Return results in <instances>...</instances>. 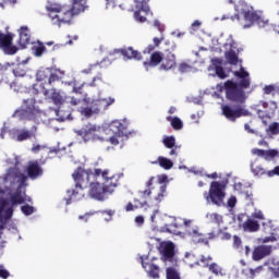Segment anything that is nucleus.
I'll use <instances>...</instances> for the list:
<instances>
[{"label": "nucleus", "mask_w": 279, "mask_h": 279, "mask_svg": "<svg viewBox=\"0 0 279 279\" xmlns=\"http://www.w3.org/2000/svg\"><path fill=\"white\" fill-rule=\"evenodd\" d=\"M235 77L241 80L239 83L228 80L223 84H218L217 89L219 93H226V99L236 106L232 107L230 105H223L221 107L222 114L228 119V121H236L241 117H250V110L245 109L243 104L247 100L245 95L246 88H250L252 82L250 81V73L245 71L244 68H241L240 71L233 72Z\"/></svg>", "instance_id": "1"}, {"label": "nucleus", "mask_w": 279, "mask_h": 279, "mask_svg": "<svg viewBox=\"0 0 279 279\" xmlns=\"http://www.w3.org/2000/svg\"><path fill=\"white\" fill-rule=\"evenodd\" d=\"M52 25L71 24L73 16L82 14L86 10V0H72V5L51 3L46 8Z\"/></svg>", "instance_id": "2"}, {"label": "nucleus", "mask_w": 279, "mask_h": 279, "mask_svg": "<svg viewBox=\"0 0 279 279\" xmlns=\"http://www.w3.org/2000/svg\"><path fill=\"white\" fill-rule=\"evenodd\" d=\"M13 117L23 121H34L40 117V109L36 106V98H28L23 100L21 109L14 111Z\"/></svg>", "instance_id": "3"}, {"label": "nucleus", "mask_w": 279, "mask_h": 279, "mask_svg": "<svg viewBox=\"0 0 279 279\" xmlns=\"http://www.w3.org/2000/svg\"><path fill=\"white\" fill-rule=\"evenodd\" d=\"M114 104V98H99L94 99L89 106L87 107H81L78 109V112L82 114V117H85L86 119H90L94 114H99L104 110H108L110 106Z\"/></svg>", "instance_id": "4"}, {"label": "nucleus", "mask_w": 279, "mask_h": 279, "mask_svg": "<svg viewBox=\"0 0 279 279\" xmlns=\"http://www.w3.org/2000/svg\"><path fill=\"white\" fill-rule=\"evenodd\" d=\"M206 202H211L215 206H223L226 199V185L219 181H213L209 185V192L204 193Z\"/></svg>", "instance_id": "5"}, {"label": "nucleus", "mask_w": 279, "mask_h": 279, "mask_svg": "<svg viewBox=\"0 0 279 279\" xmlns=\"http://www.w3.org/2000/svg\"><path fill=\"white\" fill-rule=\"evenodd\" d=\"M109 130L112 132V136L109 138L110 145H119V138H123V136H128L130 132L128 131V124L125 122H121L119 120H113L109 124Z\"/></svg>", "instance_id": "6"}, {"label": "nucleus", "mask_w": 279, "mask_h": 279, "mask_svg": "<svg viewBox=\"0 0 279 279\" xmlns=\"http://www.w3.org/2000/svg\"><path fill=\"white\" fill-rule=\"evenodd\" d=\"M94 175H96V178H99V175L104 178L105 182L102 184L107 190V193H114V190L119 186V174L110 175L109 170L96 168L94 170Z\"/></svg>", "instance_id": "7"}, {"label": "nucleus", "mask_w": 279, "mask_h": 279, "mask_svg": "<svg viewBox=\"0 0 279 279\" xmlns=\"http://www.w3.org/2000/svg\"><path fill=\"white\" fill-rule=\"evenodd\" d=\"M90 175H93L92 170H85L82 167L76 168L72 174L76 189L84 191L90 184Z\"/></svg>", "instance_id": "8"}, {"label": "nucleus", "mask_w": 279, "mask_h": 279, "mask_svg": "<svg viewBox=\"0 0 279 279\" xmlns=\"http://www.w3.org/2000/svg\"><path fill=\"white\" fill-rule=\"evenodd\" d=\"M43 95L46 97V99H51L52 104L57 106V108H60L66 104V93L58 90L57 88H51L50 92L48 89H44Z\"/></svg>", "instance_id": "9"}, {"label": "nucleus", "mask_w": 279, "mask_h": 279, "mask_svg": "<svg viewBox=\"0 0 279 279\" xmlns=\"http://www.w3.org/2000/svg\"><path fill=\"white\" fill-rule=\"evenodd\" d=\"M13 40L14 37L12 34H3L0 32V49L5 56H14L16 51H19V47L12 44Z\"/></svg>", "instance_id": "10"}, {"label": "nucleus", "mask_w": 279, "mask_h": 279, "mask_svg": "<svg viewBox=\"0 0 279 279\" xmlns=\"http://www.w3.org/2000/svg\"><path fill=\"white\" fill-rule=\"evenodd\" d=\"M106 193H109L104 183L92 182L89 183L88 195L92 199H96L97 202H104L106 199Z\"/></svg>", "instance_id": "11"}, {"label": "nucleus", "mask_w": 279, "mask_h": 279, "mask_svg": "<svg viewBox=\"0 0 279 279\" xmlns=\"http://www.w3.org/2000/svg\"><path fill=\"white\" fill-rule=\"evenodd\" d=\"M155 181H156V178L151 177L146 182L147 189L138 192L140 198H134V204H138L140 206H142V208H145V206H147V199L151 197V186H154Z\"/></svg>", "instance_id": "12"}, {"label": "nucleus", "mask_w": 279, "mask_h": 279, "mask_svg": "<svg viewBox=\"0 0 279 279\" xmlns=\"http://www.w3.org/2000/svg\"><path fill=\"white\" fill-rule=\"evenodd\" d=\"M97 125L95 124H87L83 129L75 131L77 136H81L85 143L88 141H97Z\"/></svg>", "instance_id": "13"}, {"label": "nucleus", "mask_w": 279, "mask_h": 279, "mask_svg": "<svg viewBox=\"0 0 279 279\" xmlns=\"http://www.w3.org/2000/svg\"><path fill=\"white\" fill-rule=\"evenodd\" d=\"M149 0H136L135 1V12L134 19L138 21V23H145L147 17L141 15L142 12L149 14Z\"/></svg>", "instance_id": "14"}, {"label": "nucleus", "mask_w": 279, "mask_h": 279, "mask_svg": "<svg viewBox=\"0 0 279 279\" xmlns=\"http://www.w3.org/2000/svg\"><path fill=\"white\" fill-rule=\"evenodd\" d=\"M11 136L13 141H16L17 143H23V141L36 138V133L26 129H13L11 131Z\"/></svg>", "instance_id": "15"}, {"label": "nucleus", "mask_w": 279, "mask_h": 279, "mask_svg": "<svg viewBox=\"0 0 279 279\" xmlns=\"http://www.w3.org/2000/svg\"><path fill=\"white\" fill-rule=\"evenodd\" d=\"M26 173L31 180H38V178H41L43 173H45V170H43L38 160H34L28 162Z\"/></svg>", "instance_id": "16"}, {"label": "nucleus", "mask_w": 279, "mask_h": 279, "mask_svg": "<svg viewBox=\"0 0 279 279\" xmlns=\"http://www.w3.org/2000/svg\"><path fill=\"white\" fill-rule=\"evenodd\" d=\"M157 184H160L159 193L155 197L156 202H162L165 199V195L167 194V184H169V177L167 174L157 175Z\"/></svg>", "instance_id": "17"}, {"label": "nucleus", "mask_w": 279, "mask_h": 279, "mask_svg": "<svg viewBox=\"0 0 279 279\" xmlns=\"http://www.w3.org/2000/svg\"><path fill=\"white\" fill-rule=\"evenodd\" d=\"M163 54L165 53H162L160 51L153 52L150 54L149 60L143 62L144 69L149 71V69H156V66H158L159 64H162Z\"/></svg>", "instance_id": "18"}, {"label": "nucleus", "mask_w": 279, "mask_h": 279, "mask_svg": "<svg viewBox=\"0 0 279 279\" xmlns=\"http://www.w3.org/2000/svg\"><path fill=\"white\" fill-rule=\"evenodd\" d=\"M175 54L173 52L165 53L160 64L161 71H171V69H175Z\"/></svg>", "instance_id": "19"}, {"label": "nucleus", "mask_w": 279, "mask_h": 279, "mask_svg": "<svg viewBox=\"0 0 279 279\" xmlns=\"http://www.w3.org/2000/svg\"><path fill=\"white\" fill-rule=\"evenodd\" d=\"M271 245H259L253 250V260H263L266 256H270Z\"/></svg>", "instance_id": "20"}, {"label": "nucleus", "mask_w": 279, "mask_h": 279, "mask_svg": "<svg viewBox=\"0 0 279 279\" xmlns=\"http://www.w3.org/2000/svg\"><path fill=\"white\" fill-rule=\"evenodd\" d=\"M32 43V33H29V28L27 26H22L20 28V39L19 45L21 49H26L27 45Z\"/></svg>", "instance_id": "21"}, {"label": "nucleus", "mask_w": 279, "mask_h": 279, "mask_svg": "<svg viewBox=\"0 0 279 279\" xmlns=\"http://www.w3.org/2000/svg\"><path fill=\"white\" fill-rule=\"evenodd\" d=\"M252 173H254V175H268V178H274V175H279V166L269 171H266L263 166H252Z\"/></svg>", "instance_id": "22"}, {"label": "nucleus", "mask_w": 279, "mask_h": 279, "mask_svg": "<svg viewBox=\"0 0 279 279\" xmlns=\"http://www.w3.org/2000/svg\"><path fill=\"white\" fill-rule=\"evenodd\" d=\"M243 16H244V21H246V23L244 25V29H247V27H252V25L254 23H260V15H258L256 12L254 11H243Z\"/></svg>", "instance_id": "23"}, {"label": "nucleus", "mask_w": 279, "mask_h": 279, "mask_svg": "<svg viewBox=\"0 0 279 279\" xmlns=\"http://www.w3.org/2000/svg\"><path fill=\"white\" fill-rule=\"evenodd\" d=\"M142 266L149 276V278H160V268L156 264L145 263L142 260Z\"/></svg>", "instance_id": "24"}, {"label": "nucleus", "mask_w": 279, "mask_h": 279, "mask_svg": "<svg viewBox=\"0 0 279 279\" xmlns=\"http://www.w3.org/2000/svg\"><path fill=\"white\" fill-rule=\"evenodd\" d=\"M121 56H124V58H128L129 60H142L143 57L141 56V52L134 50V48L129 47V48H123L118 50Z\"/></svg>", "instance_id": "25"}, {"label": "nucleus", "mask_w": 279, "mask_h": 279, "mask_svg": "<svg viewBox=\"0 0 279 279\" xmlns=\"http://www.w3.org/2000/svg\"><path fill=\"white\" fill-rule=\"evenodd\" d=\"M162 256L165 260H173V256H175V245H173V242H168L163 245Z\"/></svg>", "instance_id": "26"}, {"label": "nucleus", "mask_w": 279, "mask_h": 279, "mask_svg": "<svg viewBox=\"0 0 279 279\" xmlns=\"http://www.w3.org/2000/svg\"><path fill=\"white\" fill-rule=\"evenodd\" d=\"M242 228L244 232H258V230H260V225L258 221L248 218L243 222Z\"/></svg>", "instance_id": "27"}, {"label": "nucleus", "mask_w": 279, "mask_h": 279, "mask_svg": "<svg viewBox=\"0 0 279 279\" xmlns=\"http://www.w3.org/2000/svg\"><path fill=\"white\" fill-rule=\"evenodd\" d=\"M213 64L217 77H219V80H226V77H228V74L226 73V70H223V66H221V59H213Z\"/></svg>", "instance_id": "28"}, {"label": "nucleus", "mask_w": 279, "mask_h": 279, "mask_svg": "<svg viewBox=\"0 0 279 279\" xmlns=\"http://www.w3.org/2000/svg\"><path fill=\"white\" fill-rule=\"evenodd\" d=\"M151 165H159V167H161V169H166V171L173 169V161L167 157H158L156 161H151Z\"/></svg>", "instance_id": "29"}, {"label": "nucleus", "mask_w": 279, "mask_h": 279, "mask_svg": "<svg viewBox=\"0 0 279 279\" xmlns=\"http://www.w3.org/2000/svg\"><path fill=\"white\" fill-rule=\"evenodd\" d=\"M63 77H64V71L60 69L53 70L48 77L49 86H51V84H54V82H60V80H63Z\"/></svg>", "instance_id": "30"}, {"label": "nucleus", "mask_w": 279, "mask_h": 279, "mask_svg": "<svg viewBox=\"0 0 279 279\" xmlns=\"http://www.w3.org/2000/svg\"><path fill=\"white\" fill-rule=\"evenodd\" d=\"M167 121H169L171 126L177 131L182 130L184 128V123L178 117L172 118L171 116H168Z\"/></svg>", "instance_id": "31"}, {"label": "nucleus", "mask_w": 279, "mask_h": 279, "mask_svg": "<svg viewBox=\"0 0 279 279\" xmlns=\"http://www.w3.org/2000/svg\"><path fill=\"white\" fill-rule=\"evenodd\" d=\"M226 58L229 64H232L233 66H236L239 64V56L234 50H229L226 52Z\"/></svg>", "instance_id": "32"}, {"label": "nucleus", "mask_w": 279, "mask_h": 279, "mask_svg": "<svg viewBox=\"0 0 279 279\" xmlns=\"http://www.w3.org/2000/svg\"><path fill=\"white\" fill-rule=\"evenodd\" d=\"M68 204H71V202H80V198L84 197V194H80V192L75 190H68Z\"/></svg>", "instance_id": "33"}, {"label": "nucleus", "mask_w": 279, "mask_h": 279, "mask_svg": "<svg viewBox=\"0 0 279 279\" xmlns=\"http://www.w3.org/2000/svg\"><path fill=\"white\" fill-rule=\"evenodd\" d=\"M208 269L215 276H226V272H223V268L221 266H219L217 263L210 264Z\"/></svg>", "instance_id": "34"}, {"label": "nucleus", "mask_w": 279, "mask_h": 279, "mask_svg": "<svg viewBox=\"0 0 279 279\" xmlns=\"http://www.w3.org/2000/svg\"><path fill=\"white\" fill-rule=\"evenodd\" d=\"M166 278L167 279H182L180 277V272L174 267H168L166 269Z\"/></svg>", "instance_id": "35"}, {"label": "nucleus", "mask_w": 279, "mask_h": 279, "mask_svg": "<svg viewBox=\"0 0 279 279\" xmlns=\"http://www.w3.org/2000/svg\"><path fill=\"white\" fill-rule=\"evenodd\" d=\"M101 71V64L95 63L90 64L87 69H84L82 72L85 73V75H88L90 73H99Z\"/></svg>", "instance_id": "36"}, {"label": "nucleus", "mask_w": 279, "mask_h": 279, "mask_svg": "<svg viewBox=\"0 0 279 279\" xmlns=\"http://www.w3.org/2000/svg\"><path fill=\"white\" fill-rule=\"evenodd\" d=\"M10 201H11L12 206H16V204L25 203V198H23L21 193H15V194L11 195Z\"/></svg>", "instance_id": "37"}, {"label": "nucleus", "mask_w": 279, "mask_h": 279, "mask_svg": "<svg viewBox=\"0 0 279 279\" xmlns=\"http://www.w3.org/2000/svg\"><path fill=\"white\" fill-rule=\"evenodd\" d=\"M162 143L168 149H173V147H175V137L167 136L166 138H163Z\"/></svg>", "instance_id": "38"}, {"label": "nucleus", "mask_w": 279, "mask_h": 279, "mask_svg": "<svg viewBox=\"0 0 279 279\" xmlns=\"http://www.w3.org/2000/svg\"><path fill=\"white\" fill-rule=\"evenodd\" d=\"M48 78H49V75L47 74V71H45V70H39L36 74L37 82H45Z\"/></svg>", "instance_id": "39"}, {"label": "nucleus", "mask_w": 279, "mask_h": 279, "mask_svg": "<svg viewBox=\"0 0 279 279\" xmlns=\"http://www.w3.org/2000/svg\"><path fill=\"white\" fill-rule=\"evenodd\" d=\"M138 208H143L142 205H140L138 203H135V204L128 203L125 206V211L132 213L134 210H138Z\"/></svg>", "instance_id": "40"}, {"label": "nucleus", "mask_w": 279, "mask_h": 279, "mask_svg": "<svg viewBox=\"0 0 279 279\" xmlns=\"http://www.w3.org/2000/svg\"><path fill=\"white\" fill-rule=\"evenodd\" d=\"M15 175L19 179L20 187L25 186L27 182V175H25L23 172H16Z\"/></svg>", "instance_id": "41"}, {"label": "nucleus", "mask_w": 279, "mask_h": 279, "mask_svg": "<svg viewBox=\"0 0 279 279\" xmlns=\"http://www.w3.org/2000/svg\"><path fill=\"white\" fill-rule=\"evenodd\" d=\"M13 74L15 75V77H25V75H27V72L25 71V69L17 66L13 70Z\"/></svg>", "instance_id": "42"}, {"label": "nucleus", "mask_w": 279, "mask_h": 279, "mask_svg": "<svg viewBox=\"0 0 279 279\" xmlns=\"http://www.w3.org/2000/svg\"><path fill=\"white\" fill-rule=\"evenodd\" d=\"M252 154L253 156H258L259 158H266L267 150L260 148H253Z\"/></svg>", "instance_id": "43"}, {"label": "nucleus", "mask_w": 279, "mask_h": 279, "mask_svg": "<svg viewBox=\"0 0 279 279\" xmlns=\"http://www.w3.org/2000/svg\"><path fill=\"white\" fill-rule=\"evenodd\" d=\"M21 210H22L23 215H26V217H29V215H33V213H34V207H32L29 205H24L21 207Z\"/></svg>", "instance_id": "44"}, {"label": "nucleus", "mask_w": 279, "mask_h": 279, "mask_svg": "<svg viewBox=\"0 0 279 279\" xmlns=\"http://www.w3.org/2000/svg\"><path fill=\"white\" fill-rule=\"evenodd\" d=\"M189 71H191V65H189V63L186 62H181L179 64V72L180 73H189Z\"/></svg>", "instance_id": "45"}, {"label": "nucleus", "mask_w": 279, "mask_h": 279, "mask_svg": "<svg viewBox=\"0 0 279 279\" xmlns=\"http://www.w3.org/2000/svg\"><path fill=\"white\" fill-rule=\"evenodd\" d=\"M45 51H47V48H46L45 45H43V44H39V45L35 48V54H36L37 57L43 56V53H44Z\"/></svg>", "instance_id": "46"}, {"label": "nucleus", "mask_w": 279, "mask_h": 279, "mask_svg": "<svg viewBox=\"0 0 279 279\" xmlns=\"http://www.w3.org/2000/svg\"><path fill=\"white\" fill-rule=\"evenodd\" d=\"M218 234H221L220 236L221 241H230V239H232V234L228 232H223V230L221 229L218 230Z\"/></svg>", "instance_id": "47"}, {"label": "nucleus", "mask_w": 279, "mask_h": 279, "mask_svg": "<svg viewBox=\"0 0 279 279\" xmlns=\"http://www.w3.org/2000/svg\"><path fill=\"white\" fill-rule=\"evenodd\" d=\"M82 101H84L85 104H88V100L86 98L77 99L75 97L71 98L70 104H71V106H80V104H82Z\"/></svg>", "instance_id": "48"}, {"label": "nucleus", "mask_w": 279, "mask_h": 279, "mask_svg": "<svg viewBox=\"0 0 279 279\" xmlns=\"http://www.w3.org/2000/svg\"><path fill=\"white\" fill-rule=\"evenodd\" d=\"M243 245V241L239 238V235H233V247L234 250H239Z\"/></svg>", "instance_id": "49"}, {"label": "nucleus", "mask_w": 279, "mask_h": 279, "mask_svg": "<svg viewBox=\"0 0 279 279\" xmlns=\"http://www.w3.org/2000/svg\"><path fill=\"white\" fill-rule=\"evenodd\" d=\"M269 132H271V134H279V124H278V122H274L269 125Z\"/></svg>", "instance_id": "50"}, {"label": "nucleus", "mask_w": 279, "mask_h": 279, "mask_svg": "<svg viewBox=\"0 0 279 279\" xmlns=\"http://www.w3.org/2000/svg\"><path fill=\"white\" fill-rule=\"evenodd\" d=\"M277 156H278V150L276 149L266 150L265 160H267L268 158H276Z\"/></svg>", "instance_id": "51"}, {"label": "nucleus", "mask_w": 279, "mask_h": 279, "mask_svg": "<svg viewBox=\"0 0 279 279\" xmlns=\"http://www.w3.org/2000/svg\"><path fill=\"white\" fill-rule=\"evenodd\" d=\"M12 215H14V209L12 207H9L4 211V219L8 221L9 219H12Z\"/></svg>", "instance_id": "52"}, {"label": "nucleus", "mask_w": 279, "mask_h": 279, "mask_svg": "<svg viewBox=\"0 0 279 279\" xmlns=\"http://www.w3.org/2000/svg\"><path fill=\"white\" fill-rule=\"evenodd\" d=\"M276 90V87L274 85H266L264 87L265 95H271Z\"/></svg>", "instance_id": "53"}, {"label": "nucleus", "mask_w": 279, "mask_h": 279, "mask_svg": "<svg viewBox=\"0 0 279 279\" xmlns=\"http://www.w3.org/2000/svg\"><path fill=\"white\" fill-rule=\"evenodd\" d=\"M252 217L254 219H259L260 221L265 220V215H263V211H255L252 214Z\"/></svg>", "instance_id": "54"}, {"label": "nucleus", "mask_w": 279, "mask_h": 279, "mask_svg": "<svg viewBox=\"0 0 279 279\" xmlns=\"http://www.w3.org/2000/svg\"><path fill=\"white\" fill-rule=\"evenodd\" d=\"M229 208H234L236 206V196H231L227 202Z\"/></svg>", "instance_id": "55"}, {"label": "nucleus", "mask_w": 279, "mask_h": 279, "mask_svg": "<svg viewBox=\"0 0 279 279\" xmlns=\"http://www.w3.org/2000/svg\"><path fill=\"white\" fill-rule=\"evenodd\" d=\"M154 27H157L161 34L165 32V26L158 20L154 21Z\"/></svg>", "instance_id": "56"}, {"label": "nucleus", "mask_w": 279, "mask_h": 279, "mask_svg": "<svg viewBox=\"0 0 279 279\" xmlns=\"http://www.w3.org/2000/svg\"><path fill=\"white\" fill-rule=\"evenodd\" d=\"M8 205L7 201H2L0 204V221L1 223H3V215H1L3 213V208H5V206Z\"/></svg>", "instance_id": "57"}, {"label": "nucleus", "mask_w": 279, "mask_h": 279, "mask_svg": "<svg viewBox=\"0 0 279 279\" xmlns=\"http://www.w3.org/2000/svg\"><path fill=\"white\" fill-rule=\"evenodd\" d=\"M162 40H165V37L161 35V37H155L153 39L154 46L155 47H160V43H162Z\"/></svg>", "instance_id": "58"}, {"label": "nucleus", "mask_w": 279, "mask_h": 279, "mask_svg": "<svg viewBox=\"0 0 279 279\" xmlns=\"http://www.w3.org/2000/svg\"><path fill=\"white\" fill-rule=\"evenodd\" d=\"M211 219L216 221V223H221V221H223V218L219 214H213Z\"/></svg>", "instance_id": "59"}, {"label": "nucleus", "mask_w": 279, "mask_h": 279, "mask_svg": "<svg viewBox=\"0 0 279 279\" xmlns=\"http://www.w3.org/2000/svg\"><path fill=\"white\" fill-rule=\"evenodd\" d=\"M135 223H137V226H143V223H145V218L143 216H136Z\"/></svg>", "instance_id": "60"}, {"label": "nucleus", "mask_w": 279, "mask_h": 279, "mask_svg": "<svg viewBox=\"0 0 279 279\" xmlns=\"http://www.w3.org/2000/svg\"><path fill=\"white\" fill-rule=\"evenodd\" d=\"M0 278H10V272L5 269L0 268Z\"/></svg>", "instance_id": "61"}, {"label": "nucleus", "mask_w": 279, "mask_h": 279, "mask_svg": "<svg viewBox=\"0 0 279 279\" xmlns=\"http://www.w3.org/2000/svg\"><path fill=\"white\" fill-rule=\"evenodd\" d=\"M276 241V236L270 235V236H266L263 240V243H274Z\"/></svg>", "instance_id": "62"}, {"label": "nucleus", "mask_w": 279, "mask_h": 279, "mask_svg": "<svg viewBox=\"0 0 279 279\" xmlns=\"http://www.w3.org/2000/svg\"><path fill=\"white\" fill-rule=\"evenodd\" d=\"M154 49H156L155 45H148L145 50L144 53H151V51H154Z\"/></svg>", "instance_id": "63"}, {"label": "nucleus", "mask_w": 279, "mask_h": 279, "mask_svg": "<svg viewBox=\"0 0 279 279\" xmlns=\"http://www.w3.org/2000/svg\"><path fill=\"white\" fill-rule=\"evenodd\" d=\"M217 236H219V231L217 233H215V232L208 233L209 241H213V239H217Z\"/></svg>", "instance_id": "64"}]
</instances>
